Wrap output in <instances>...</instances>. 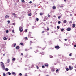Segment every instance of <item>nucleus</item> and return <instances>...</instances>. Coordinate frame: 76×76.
I'll use <instances>...</instances> for the list:
<instances>
[{
	"instance_id": "obj_1",
	"label": "nucleus",
	"mask_w": 76,
	"mask_h": 76,
	"mask_svg": "<svg viewBox=\"0 0 76 76\" xmlns=\"http://www.w3.org/2000/svg\"><path fill=\"white\" fill-rule=\"evenodd\" d=\"M0 63L1 64V66L3 70H4L5 66H4V63H3L2 62H1Z\"/></svg>"
},
{
	"instance_id": "obj_2",
	"label": "nucleus",
	"mask_w": 76,
	"mask_h": 76,
	"mask_svg": "<svg viewBox=\"0 0 76 76\" xmlns=\"http://www.w3.org/2000/svg\"><path fill=\"white\" fill-rule=\"evenodd\" d=\"M28 34H29L28 35V38L31 37V38H32L33 37H31V34H32V33L30 32H29Z\"/></svg>"
},
{
	"instance_id": "obj_3",
	"label": "nucleus",
	"mask_w": 76,
	"mask_h": 76,
	"mask_svg": "<svg viewBox=\"0 0 76 76\" xmlns=\"http://www.w3.org/2000/svg\"><path fill=\"white\" fill-rule=\"evenodd\" d=\"M19 31L20 32H22L23 31V29L22 28V27L21 26H20L19 27Z\"/></svg>"
},
{
	"instance_id": "obj_4",
	"label": "nucleus",
	"mask_w": 76,
	"mask_h": 76,
	"mask_svg": "<svg viewBox=\"0 0 76 76\" xmlns=\"http://www.w3.org/2000/svg\"><path fill=\"white\" fill-rule=\"evenodd\" d=\"M71 29H72L70 28V27H68L66 29V30L67 31H71Z\"/></svg>"
},
{
	"instance_id": "obj_5",
	"label": "nucleus",
	"mask_w": 76,
	"mask_h": 76,
	"mask_svg": "<svg viewBox=\"0 0 76 76\" xmlns=\"http://www.w3.org/2000/svg\"><path fill=\"white\" fill-rule=\"evenodd\" d=\"M12 15H15L14 16V18H16V17H17V14H15V13H13L12 14Z\"/></svg>"
},
{
	"instance_id": "obj_6",
	"label": "nucleus",
	"mask_w": 76,
	"mask_h": 76,
	"mask_svg": "<svg viewBox=\"0 0 76 76\" xmlns=\"http://www.w3.org/2000/svg\"><path fill=\"white\" fill-rule=\"evenodd\" d=\"M69 69L70 70H72L73 69V68L72 67V66H69Z\"/></svg>"
},
{
	"instance_id": "obj_7",
	"label": "nucleus",
	"mask_w": 76,
	"mask_h": 76,
	"mask_svg": "<svg viewBox=\"0 0 76 76\" xmlns=\"http://www.w3.org/2000/svg\"><path fill=\"white\" fill-rule=\"evenodd\" d=\"M48 20V17H46L44 19V21H45V20Z\"/></svg>"
},
{
	"instance_id": "obj_8",
	"label": "nucleus",
	"mask_w": 76,
	"mask_h": 76,
	"mask_svg": "<svg viewBox=\"0 0 76 76\" xmlns=\"http://www.w3.org/2000/svg\"><path fill=\"white\" fill-rule=\"evenodd\" d=\"M10 16H9V15H7L5 16V19H6L7 18H9Z\"/></svg>"
},
{
	"instance_id": "obj_9",
	"label": "nucleus",
	"mask_w": 76,
	"mask_h": 76,
	"mask_svg": "<svg viewBox=\"0 0 76 76\" xmlns=\"http://www.w3.org/2000/svg\"><path fill=\"white\" fill-rule=\"evenodd\" d=\"M12 75H14V76H16V74L15 73V72H12Z\"/></svg>"
},
{
	"instance_id": "obj_10",
	"label": "nucleus",
	"mask_w": 76,
	"mask_h": 76,
	"mask_svg": "<svg viewBox=\"0 0 76 76\" xmlns=\"http://www.w3.org/2000/svg\"><path fill=\"white\" fill-rule=\"evenodd\" d=\"M5 46V45H1V48H3Z\"/></svg>"
},
{
	"instance_id": "obj_11",
	"label": "nucleus",
	"mask_w": 76,
	"mask_h": 76,
	"mask_svg": "<svg viewBox=\"0 0 76 76\" xmlns=\"http://www.w3.org/2000/svg\"><path fill=\"white\" fill-rule=\"evenodd\" d=\"M16 49L17 50H19V46H16Z\"/></svg>"
},
{
	"instance_id": "obj_12",
	"label": "nucleus",
	"mask_w": 76,
	"mask_h": 76,
	"mask_svg": "<svg viewBox=\"0 0 76 76\" xmlns=\"http://www.w3.org/2000/svg\"><path fill=\"white\" fill-rule=\"evenodd\" d=\"M75 26H76L75 25V24L73 23V24H72V27L73 28H75Z\"/></svg>"
},
{
	"instance_id": "obj_13",
	"label": "nucleus",
	"mask_w": 76,
	"mask_h": 76,
	"mask_svg": "<svg viewBox=\"0 0 76 76\" xmlns=\"http://www.w3.org/2000/svg\"><path fill=\"white\" fill-rule=\"evenodd\" d=\"M44 66L46 67H48V63H46V64H44Z\"/></svg>"
},
{
	"instance_id": "obj_14",
	"label": "nucleus",
	"mask_w": 76,
	"mask_h": 76,
	"mask_svg": "<svg viewBox=\"0 0 76 76\" xmlns=\"http://www.w3.org/2000/svg\"><path fill=\"white\" fill-rule=\"evenodd\" d=\"M12 45H13V47H15V46H16V43H15L14 44Z\"/></svg>"
},
{
	"instance_id": "obj_15",
	"label": "nucleus",
	"mask_w": 76,
	"mask_h": 76,
	"mask_svg": "<svg viewBox=\"0 0 76 76\" xmlns=\"http://www.w3.org/2000/svg\"><path fill=\"white\" fill-rule=\"evenodd\" d=\"M51 71H52V72H54V71H55V69H54V68H53L51 69Z\"/></svg>"
},
{
	"instance_id": "obj_16",
	"label": "nucleus",
	"mask_w": 76,
	"mask_h": 76,
	"mask_svg": "<svg viewBox=\"0 0 76 76\" xmlns=\"http://www.w3.org/2000/svg\"><path fill=\"white\" fill-rule=\"evenodd\" d=\"M3 39H4V40H7V39L6 38V37H4L3 38Z\"/></svg>"
},
{
	"instance_id": "obj_17",
	"label": "nucleus",
	"mask_w": 76,
	"mask_h": 76,
	"mask_svg": "<svg viewBox=\"0 0 76 76\" xmlns=\"http://www.w3.org/2000/svg\"><path fill=\"white\" fill-rule=\"evenodd\" d=\"M52 8L53 9H56V6H53Z\"/></svg>"
},
{
	"instance_id": "obj_18",
	"label": "nucleus",
	"mask_w": 76,
	"mask_h": 76,
	"mask_svg": "<svg viewBox=\"0 0 76 76\" xmlns=\"http://www.w3.org/2000/svg\"><path fill=\"white\" fill-rule=\"evenodd\" d=\"M67 22V21L66 20H64L63 21L64 23H66Z\"/></svg>"
},
{
	"instance_id": "obj_19",
	"label": "nucleus",
	"mask_w": 76,
	"mask_h": 76,
	"mask_svg": "<svg viewBox=\"0 0 76 76\" xmlns=\"http://www.w3.org/2000/svg\"><path fill=\"white\" fill-rule=\"evenodd\" d=\"M64 28H62V29H61V32H63V31H64Z\"/></svg>"
},
{
	"instance_id": "obj_20",
	"label": "nucleus",
	"mask_w": 76,
	"mask_h": 76,
	"mask_svg": "<svg viewBox=\"0 0 76 76\" xmlns=\"http://www.w3.org/2000/svg\"><path fill=\"white\" fill-rule=\"evenodd\" d=\"M15 60H16V58H14L12 59V60L13 61H15Z\"/></svg>"
},
{
	"instance_id": "obj_21",
	"label": "nucleus",
	"mask_w": 76,
	"mask_h": 76,
	"mask_svg": "<svg viewBox=\"0 0 76 76\" xmlns=\"http://www.w3.org/2000/svg\"><path fill=\"white\" fill-rule=\"evenodd\" d=\"M5 70L6 71H7L9 70V69H8V68H5Z\"/></svg>"
},
{
	"instance_id": "obj_22",
	"label": "nucleus",
	"mask_w": 76,
	"mask_h": 76,
	"mask_svg": "<svg viewBox=\"0 0 76 76\" xmlns=\"http://www.w3.org/2000/svg\"><path fill=\"white\" fill-rule=\"evenodd\" d=\"M7 22L8 24H9V23H10V20H8Z\"/></svg>"
},
{
	"instance_id": "obj_23",
	"label": "nucleus",
	"mask_w": 76,
	"mask_h": 76,
	"mask_svg": "<svg viewBox=\"0 0 76 76\" xmlns=\"http://www.w3.org/2000/svg\"><path fill=\"white\" fill-rule=\"evenodd\" d=\"M9 62H10V59H7V63H9Z\"/></svg>"
},
{
	"instance_id": "obj_24",
	"label": "nucleus",
	"mask_w": 76,
	"mask_h": 76,
	"mask_svg": "<svg viewBox=\"0 0 76 76\" xmlns=\"http://www.w3.org/2000/svg\"><path fill=\"white\" fill-rule=\"evenodd\" d=\"M64 7V5H62L60 6V7Z\"/></svg>"
},
{
	"instance_id": "obj_25",
	"label": "nucleus",
	"mask_w": 76,
	"mask_h": 76,
	"mask_svg": "<svg viewBox=\"0 0 76 76\" xmlns=\"http://www.w3.org/2000/svg\"><path fill=\"white\" fill-rule=\"evenodd\" d=\"M12 33H13L14 34H15V31L14 30H12Z\"/></svg>"
},
{
	"instance_id": "obj_26",
	"label": "nucleus",
	"mask_w": 76,
	"mask_h": 76,
	"mask_svg": "<svg viewBox=\"0 0 76 76\" xmlns=\"http://www.w3.org/2000/svg\"><path fill=\"white\" fill-rule=\"evenodd\" d=\"M8 74L9 75H11V73L10 72H8Z\"/></svg>"
},
{
	"instance_id": "obj_27",
	"label": "nucleus",
	"mask_w": 76,
	"mask_h": 76,
	"mask_svg": "<svg viewBox=\"0 0 76 76\" xmlns=\"http://www.w3.org/2000/svg\"><path fill=\"white\" fill-rule=\"evenodd\" d=\"M28 32V30H27V29H26L25 30V32Z\"/></svg>"
},
{
	"instance_id": "obj_28",
	"label": "nucleus",
	"mask_w": 76,
	"mask_h": 76,
	"mask_svg": "<svg viewBox=\"0 0 76 76\" xmlns=\"http://www.w3.org/2000/svg\"><path fill=\"white\" fill-rule=\"evenodd\" d=\"M60 47H59V46L58 45H57V49H59V48H60Z\"/></svg>"
},
{
	"instance_id": "obj_29",
	"label": "nucleus",
	"mask_w": 76,
	"mask_h": 76,
	"mask_svg": "<svg viewBox=\"0 0 76 76\" xmlns=\"http://www.w3.org/2000/svg\"><path fill=\"white\" fill-rule=\"evenodd\" d=\"M31 15H32V14L31 13L28 14V16H31Z\"/></svg>"
},
{
	"instance_id": "obj_30",
	"label": "nucleus",
	"mask_w": 76,
	"mask_h": 76,
	"mask_svg": "<svg viewBox=\"0 0 76 76\" xmlns=\"http://www.w3.org/2000/svg\"><path fill=\"white\" fill-rule=\"evenodd\" d=\"M58 24H60V23H61V22H60V21H58Z\"/></svg>"
},
{
	"instance_id": "obj_31",
	"label": "nucleus",
	"mask_w": 76,
	"mask_h": 76,
	"mask_svg": "<svg viewBox=\"0 0 76 76\" xmlns=\"http://www.w3.org/2000/svg\"><path fill=\"white\" fill-rule=\"evenodd\" d=\"M39 15H43V13H42V12H41L40 13Z\"/></svg>"
},
{
	"instance_id": "obj_32",
	"label": "nucleus",
	"mask_w": 76,
	"mask_h": 76,
	"mask_svg": "<svg viewBox=\"0 0 76 76\" xmlns=\"http://www.w3.org/2000/svg\"><path fill=\"white\" fill-rule=\"evenodd\" d=\"M42 67L43 69H44V68H45V66L44 65H43V66H42Z\"/></svg>"
},
{
	"instance_id": "obj_33",
	"label": "nucleus",
	"mask_w": 76,
	"mask_h": 76,
	"mask_svg": "<svg viewBox=\"0 0 76 76\" xmlns=\"http://www.w3.org/2000/svg\"><path fill=\"white\" fill-rule=\"evenodd\" d=\"M6 32L7 33H8V32H9V30H7Z\"/></svg>"
},
{
	"instance_id": "obj_34",
	"label": "nucleus",
	"mask_w": 76,
	"mask_h": 76,
	"mask_svg": "<svg viewBox=\"0 0 76 76\" xmlns=\"http://www.w3.org/2000/svg\"><path fill=\"white\" fill-rule=\"evenodd\" d=\"M21 1L22 3H24L25 2V0H22Z\"/></svg>"
},
{
	"instance_id": "obj_35",
	"label": "nucleus",
	"mask_w": 76,
	"mask_h": 76,
	"mask_svg": "<svg viewBox=\"0 0 76 76\" xmlns=\"http://www.w3.org/2000/svg\"><path fill=\"white\" fill-rule=\"evenodd\" d=\"M36 20H37V21H38V20H39V19H38V18H36Z\"/></svg>"
},
{
	"instance_id": "obj_36",
	"label": "nucleus",
	"mask_w": 76,
	"mask_h": 76,
	"mask_svg": "<svg viewBox=\"0 0 76 76\" xmlns=\"http://www.w3.org/2000/svg\"><path fill=\"white\" fill-rule=\"evenodd\" d=\"M50 58H53V56H50Z\"/></svg>"
},
{
	"instance_id": "obj_37",
	"label": "nucleus",
	"mask_w": 76,
	"mask_h": 76,
	"mask_svg": "<svg viewBox=\"0 0 76 76\" xmlns=\"http://www.w3.org/2000/svg\"><path fill=\"white\" fill-rule=\"evenodd\" d=\"M66 71H69V69L68 68H67L66 69Z\"/></svg>"
},
{
	"instance_id": "obj_38",
	"label": "nucleus",
	"mask_w": 76,
	"mask_h": 76,
	"mask_svg": "<svg viewBox=\"0 0 76 76\" xmlns=\"http://www.w3.org/2000/svg\"><path fill=\"white\" fill-rule=\"evenodd\" d=\"M55 48L57 49V45H56L55 47Z\"/></svg>"
},
{
	"instance_id": "obj_39",
	"label": "nucleus",
	"mask_w": 76,
	"mask_h": 76,
	"mask_svg": "<svg viewBox=\"0 0 76 76\" xmlns=\"http://www.w3.org/2000/svg\"><path fill=\"white\" fill-rule=\"evenodd\" d=\"M34 28H35V27H34V26H32V29H34Z\"/></svg>"
},
{
	"instance_id": "obj_40",
	"label": "nucleus",
	"mask_w": 76,
	"mask_h": 76,
	"mask_svg": "<svg viewBox=\"0 0 76 76\" xmlns=\"http://www.w3.org/2000/svg\"><path fill=\"white\" fill-rule=\"evenodd\" d=\"M3 76H6V74H5V73H3Z\"/></svg>"
},
{
	"instance_id": "obj_41",
	"label": "nucleus",
	"mask_w": 76,
	"mask_h": 76,
	"mask_svg": "<svg viewBox=\"0 0 76 76\" xmlns=\"http://www.w3.org/2000/svg\"><path fill=\"white\" fill-rule=\"evenodd\" d=\"M22 74L21 73H19V75L20 76H22Z\"/></svg>"
},
{
	"instance_id": "obj_42",
	"label": "nucleus",
	"mask_w": 76,
	"mask_h": 76,
	"mask_svg": "<svg viewBox=\"0 0 76 76\" xmlns=\"http://www.w3.org/2000/svg\"><path fill=\"white\" fill-rule=\"evenodd\" d=\"M36 67H37V69H39V67H38V66H37Z\"/></svg>"
},
{
	"instance_id": "obj_43",
	"label": "nucleus",
	"mask_w": 76,
	"mask_h": 76,
	"mask_svg": "<svg viewBox=\"0 0 76 76\" xmlns=\"http://www.w3.org/2000/svg\"><path fill=\"white\" fill-rule=\"evenodd\" d=\"M20 45H23V43H20Z\"/></svg>"
},
{
	"instance_id": "obj_44",
	"label": "nucleus",
	"mask_w": 76,
	"mask_h": 76,
	"mask_svg": "<svg viewBox=\"0 0 76 76\" xmlns=\"http://www.w3.org/2000/svg\"><path fill=\"white\" fill-rule=\"evenodd\" d=\"M61 18V16H59L58 17V19H60Z\"/></svg>"
},
{
	"instance_id": "obj_45",
	"label": "nucleus",
	"mask_w": 76,
	"mask_h": 76,
	"mask_svg": "<svg viewBox=\"0 0 76 76\" xmlns=\"http://www.w3.org/2000/svg\"><path fill=\"white\" fill-rule=\"evenodd\" d=\"M48 18H50V15H49V14H48Z\"/></svg>"
},
{
	"instance_id": "obj_46",
	"label": "nucleus",
	"mask_w": 76,
	"mask_h": 76,
	"mask_svg": "<svg viewBox=\"0 0 76 76\" xmlns=\"http://www.w3.org/2000/svg\"><path fill=\"white\" fill-rule=\"evenodd\" d=\"M44 52H42V53H40V54H44Z\"/></svg>"
},
{
	"instance_id": "obj_47",
	"label": "nucleus",
	"mask_w": 76,
	"mask_h": 76,
	"mask_svg": "<svg viewBox=\"0 0 76 76\" xmlns=\"http://www.w3.org/2000/svg\"><path fill=\"white\" fill-rule=\"evenodd\" d=\"M69 23H72V21H69Z\"/></svg>"
},
{
	"instance_id": "obj_48",
	"label": "nucleus",
	"mask_w": 76,
	"mask_h": 76,
	"mask_svg": "<svg viewBox=\"0 0 76 76\" xmlns=\"http://www.w3.org/2000/svg\"><path fill=\"white\" fill-rule=\"evenodd\" d=\"M45 48H42V50H45Z\"/></svg>"
},
{
	"instance_id": "obj_49",
	"label": "nucleus",
	"mask_w": 76,
	"mask_h": 76,
	"mask_svg": "<svg viewBox=\"0 0 76 76\" xmlns=\"http://www.w3.org/2000/svg\"><path fill=\"white\" fill-rule=\"evenodd\" d=\"M60 28V27H59V26H57V29H59Z\"/></svg>"
},
{
	"instance_id": "obj_50",
	"label": "nucleus",
	"mask_w": 76,
	"mask_h": 76,
	"mask_svg": "<svg viewBox=\"0 0 76 76\" xmlns=\"http://www.w3.org/2000/svg\"><path fill=\"white\" fill-rule=\"evenodd\" d=\"M49 29H50L48 28H47V31H49Z\"/></svg>"
},
{
	"instance_id": "obj_51",
	"label": "nucleus",
	"mask_w": 76,
	"mask_h": 76,
	"mask_svg": "<svg viewBox=\"0 0 76 76\" xmlns=\"http://www.w3.org/2000/svg\"><path fill=\"white\" fill-rule=\"evenodd\" d=\"M69 56H72V54H71V53H70V54H69Z\"/></svg>"
},
{
	"instance_id": "obj_52",
	"label": "nucleus",
	"mask_w": 76,
	"mask_h": 76,
	"mask_svg": "<svg viewBox=\"0 0 76 76\" xmlns=\"http://www.w3.org/2000/svg\"><path fill=\"white\" fill-rule=\"evenodd\" d=\"M25 39H28V37H26Z\"/></svg>"
},
{
	"instance_id": "obj_53",
	"label": "nucleus",
	"mask_w": 76,
	"mask_h": 76,
	"mask_svg": "<svg viewBox=\"0 0 76 76\" xmlns=\"http://www.w3.org/2000/svg\"><path fill=\"white\" fill-rule=\"evenodd\" d=\"M29 3H30L31 4L32 3V1H30L29 2Z\"/></svg>"
},
{
	"instance_id": "obj_54",
	"label": "nucleus",
	"mask_w": 76,
	"mask_h": 76,
	"mask_svg": "<svg viewBox=\"0 0 76 76\" xmlns=\"http://www.w3.org/2000/svg\"><path fill=\"white\" fill-rule=\"evenodd\" d=\"M24 76H28V75H27L26 74Z\"/></svg>"
},
{
	"instance_id": "obj_55",
	"label": "nucleus",
	"mask_w": 76,
	"mask_h": 76,
	"mask_svg": "<svg viewBox=\"0 0 76 76\" xmlns=\"http://www.w3.org/2000/svg\"><path fill=\"white\" fill-rule=\"evenodd\" d=\"M12 25H15V23H12Z\"/></svg>"
},
{
	"instance_id": "obj_56",
	"label": "nucleus",
	"mask_w": 76,
	"mask_h": 76,
	"mask_svg": "<svg viewBox=\"0 0 76 76\" xmlns=\"http://www.w3.org/2000/svg\"><path fill=\"white\" fill-rule=\"evenodd\" d=\"M25 51H28V49H26L25 50Z\"/></svg>"
},
{
	"instance_id": "obj_57",
	"label": "nucleus",
	"mask_w": 76,
	"mask_h": 76,
	"mask_svg": "<svg viewBox=\"0 0 76 76\" xmlns=\"http://www.w3.org/2000/svg\"><path fill=\"white\" fill-rule=\"evenodd\" d=\"M74 47H76V45H75L74 46Z\"/></svg>"
},
{
	"instance_id": "obj_58",
	"label": "nucleus",
	"mask_w": 76,
	"mask_h": 76,
	"mask_svg": "<svg viewBox=\"0 0 76 76\" xmlns=\"http://www.w3.org/2000/svg\"><path fill=\"white\" fill-rule=\"evenodd\" d=\"M21 56H23V53H21Z\"/></svg>"
},
{
	"instance_id": "obj_59",
	"label": "nucleus",
	"mask_w": 76,
	"mask_h": 76,
	"mask_svg": "<svg viewBox=\"0 0 76 76\" xmlns=\"http://www.w3.org/2000/svg\"><path fill=\"white\" fill-rule=\"evenodd\" d=\"M64 40H65L66 41H67V39H64Z\"/></svg>"
},
{
	"instance_id": "obj_60",
	"label": "nucleus",
	"mask_w": 76,
	"mask_h": 76,
	"mask_svg": "<svg viewBox=\"0 0 76 76\" xmlns=\"http://www.w3.org/2000/svg\"><path fill=\"white\" fill-rule=\"evenodd\" d=\"M44 31H42V34H44Z\"/></svg>"
},
{
	"instance_id": "obj_61",
	"label": "nucleus",
	"mask_w": 76,
	"mask_h": 76,
	"mask_svg": "<svg viewBox=\"0 0 76 76\" xmlns=\"http://www.w3.org/2000/svg\"><path fill=\"white\" fill-rule=\"evenodd\" d=\"M17 1L18 2H19V0H17Z\"/></svg>"
},
{
	"instance_id": "obj_62",
	"label": "nucleus",
	"mask_w": 76,
	"mask_h": 76,
	"mask_svg": "<svg viewBox=\"0 0 76 76\" xmlns=\"http://www.w3.org/2000/svg\"><path fill=\"white\" fill-rule=\"evenodd\" d=\"M30 43L31 44V43H32V41H30Z\"/></svg>"
},
{
	"instance_id": "obj_63",
	"label": "nucleus",
	"mask_w": 76,
	"mask_h": 76,
	"mask_svg": "<svg viewBox=\"0 0 76 76\" xmlns=\"http://www.w3.org/2000/svg\"><path fill=\"white\" fill-rule=\"evenodd\" d=\"M56 73H57V69H56Z\"/></svg>"
},
{
	"instance_id": "obj_64",
	"label": "nucleus",
	"mask_w": 76,
	"mask_h": 76,
	"mask_svg": "<svg viewBox=\"0 0 76 76\" xmlns=\"http://www.w3.org/2000/svg\"><path fill=\"white\" fill-rule=\"evenodd\" d=\"M50 26H51L52 27H53V25H50Z\"/></svg>"
}]
</instances>
